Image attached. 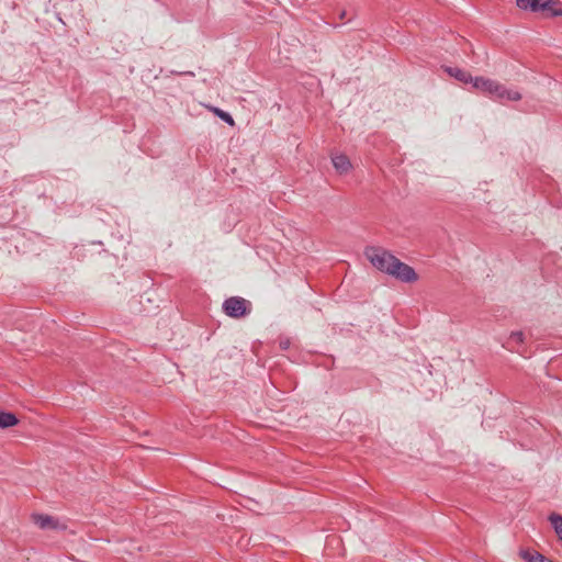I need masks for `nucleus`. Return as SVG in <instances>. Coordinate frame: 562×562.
<instances>
[{
  "instance_id": "1",
  "label": "nucleus",
  "mask_w": 562,
  "mask_h": 562,
  "mask_svg": "<svg viewBox=\"0 0 562 562\" xmlns=\"http://www.w3.org/2000/svg\"><path fill=\"white\" fill-rule=\"evenodd\" d=\"M364 256L375 269L402 282L411 283L418 279L411 266L402 262L384 248L368 246L364 249Z\"/></svg>"
},
{
  "instance_id": "8",
  "label": "nucleus",
  "mask_w": 562,
  "mask_h": 562,
  "mask_svg": "<svg viewBox=\"0 0 562 562\" xmlns=\"http://www.w3.org/2000/svg\"><path fill=\"white\" fill-rule=\"evenodd\" d=\"M520 557L527 562H552L538 551L521 550Z\"/></svg>"
},
{
  "instance_id": "3",
  "label": "nucleus",
  "mask_w": 562,
  "mask_h": 562,
  "mask_svg": "<svg viewBox=\"0 0 562 562\" xmlns=\"http://www.w3.org/2000/svg\"><path fill=\"white\" fill-rule=\"evenodd\" d=\"M491 95L498 100H510L518 101L521 99V94L515 90H508L505 86L494 82Z\"/></svg>"
},
{
  "instance_id": "6",
  "label": "nucleus",
  "mask_w": 562,
  "mask_h": 562,
  "mask_svg": "<svg viewBox=\"0 0 562 562\" xmlns=\"http://www.w3.org/2000/svg\"><path fill=\"white\" fill-rule=\"evenodd\" d=\"M331 161H333V165L335 167V169L339 172V173H346L350 170L351 168V164H350V160L347 156L345 155H335L333 158H331Z\"/></svg>"
},
{
  "instance_id": "14",
  "label": "nucleus",
  "mask_w": 562,
  "mask_h": 562,
  "mask_svg": "<svg viewBox=\"0 0 562 562\" xmlns=\"http://www.w3.org/2000/svg\"><path fill=\"white\" fill-rule=\"evenodd\" d=\"M213 112L218 116L221 117L224 122H226L227 124L229 125H234V120L232 117V115L218 108H212Z\"/></svg>"
},
{
  "instance_id": "5",
  "label": "nucleus",
  "mask_w": 562,
  "mask_h": 562,
  "mask_svg": "<svg viewBox=\"0 0 562 562\" xmlns=\"http://www.w3.org/2000/svg\"><path fill=\"white\" fill-rule=\"evenodd\" d=\"M32 518L34 524L44 530L57 529L59 527L58 521L48 515H33Z\"/></svg>"
},
{
  "instance_id": "2",
  "label": "nucleus",
  "mask_w": 562,
  "mask_h": 562,
  "mask_svg": "<svg viewBox=\"0 0 562 562\" xmlns=\"http://www.w3.org/2000/svg\"><path fill=\"white\" fill-rule=\"evenodd\" d=\"M248 301L239 296H233L224 301L223 310L225 314L233 318H239L249 313L247 308Z\"/></svg>"
},
{
  "instance_id": "13",
  "label": "nucleus",
  "mask_w": 562,
  "mask_h": 562,
  "mask_svg": "<svg viewBox=\"0 0 562 562\" xmlns=\"http://www.w3.org/2000/svg\"><path fill=\"white\" fill-rule=\"evenodd\" d=\"M524 340L525 335L522 331H513L505 346L509 349H514L516 345H521Z\"/></svg>"
},
{
  "instance_id": "11",
  "label": "nucleus",
  "mask_w": 562,
  "mask_h": 562,
  "mask_svg": "<svg viewBox=\"0 0 562 562\" xmlns=\"http://www.w3.org/2000/svg\"><path fill=\"white\" fill-rule=\"evenodd\" d=\"M18 424V418L12 413L0 412V428H8Z\"/></svg>"
},
{
  "instance_id": "9",
  "label": "nucleus",
  "mask_w": 562,
  "mask_h": 562,
  "mask_svg": "<svg viewBox=\"0 0 562 562\" xmlns=\"http://www.w3.org/2000/svg\"><path fill=\"white\" fill-rule=\"evenodd\" d=\"M494 80L486 79L483 77H475L472 80V85L475 89L482 90L488 94H491V91L493 89Z\"/></svg>"
},
{
  "instance_id": "15",
  "label": "nucleus",
  "mask_w": 562,
  "mask_h": 562,
  "mask_svg": "<svg viewBox=\"0 0 562 562\" xmlns=\"http://www.w3.org/2000/svg\"><path fill=\"white\" fill-rule=\"evenodd\" d=\"M290 344H291L290 340L286 338V339H281L279 345H280L281 349L285 350L290 347Z\"/></svg>"
},
{
  "instance_id": "7",
  "label": "nucleus",
  "mask_w": 562,
  "mask_h": 562,
  "mask_svg": "<svg viewBox=\"0 0 562 562\" xmlns=\"http://www.w3.org/2000/svg\"><path fill=\"white\" fill-rule=\"evenodd\" d=\"M451 77L456 78L457 80L464 82V83H471L473 80V77L465 70H462L460 68L454 67H447L445 69Z\"/></svg>"
},
{
  "instance_id": "12",
  "label": "nucleus",
  "mask_w": 562,
  "mask_h": 562,
  "mask_svg": "<svg viewBox=\"0 0 562 562\" xmlns=\"http://www.w3.org/2000/svg\"><path fill=\"white\" fill-rule=\"evenodd\" d=\"M549 520L554 528V531L559 539L562 541V516L555 513H552L549 516Z\"/></svg>"
},
{
  "instance_id": "10",
  "label": "nucleus",
  "mask_w": 562,
  "mask_h": 562,
  "mask_svg": "<svg viewBox=\"0 0 562 562\" xmlns=\"http://www.w3.org/2000/svg\"><path fill=\"white\" fill-rule=\"evenodd\" d=\"M540 1L541 0H516V4L521 10L539 12Z\"/></svg>"
},
{
  "instance_id": "4",
  "label": "nucleus",
  "mask_w": 562,
  "mask_h": 562,
  "mask_svg": "<svg viewBox=\"0 0 562 562\" xmlns=\"http://www.w3.org/2000/svg\"><path fill=\"white\" fill-rule=\"evenodd\" d=\"M539 12L544 16H559L562 15V4L559 0H541Z\"/></svg>"
}]
</instances>
